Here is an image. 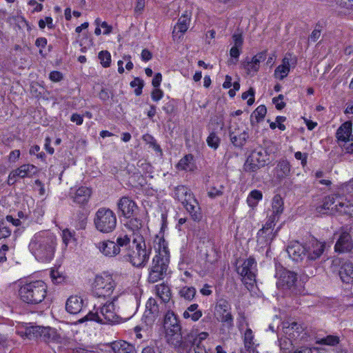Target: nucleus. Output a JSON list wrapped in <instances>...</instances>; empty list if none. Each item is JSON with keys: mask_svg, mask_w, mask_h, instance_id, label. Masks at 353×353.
Returning <instances> with one entry per match:
<instances>
[{"mask_svg": "<svg viewBox=\"0 0 353 353\" xmlns=\"http://www.w3.org/2000/svg\"><path fill=\"white\" fill-rule=\"evenodd\" d=\"M57 245L56 235L49 230H41L30 239L28 250L38 261L46 263L54 258Z\"/></svg>", "mask_w": 353, "mask_h": 353, "instance_id": "f257e3e1", "label": "nucleus"}, {"mask_svg": "<svg viewBox=\"0 0 353 353\" xmlns=\"http://www.w3.org/2000/svg\"><path fill=\"white\" fill-rule=\"evenodd\" d=\"M325 243L316 239L302 244L299 241L291 242L287 252L289 256L296 262H303L307 265L319 259L325 251Z\"/></svg>", "mask_w": 353, "mask_h": 353, "instance_id": "f03ea898", "label": "nucleus"}, {"mask_svg": "<svg viewBox=\"0 0 353 353\" xmlns=\"http://www.w3.org/2000/svg\"><path fill=\"white\" fill-rule=\"evenodd\" d=\"M153 247L155 256L153 257L152 265L149 268L148 281L156 283L162 280L166 273L170 254L167 243L162 236H156L153 240Z\"/></svg>", "mask_w": 353, "mask_h": 353, "instance_id": "7ed1b4c3", "label": "nucleus"}, {"mask_svg": "<svg viewBox=\"0 0 353 353\" xmlns=\"http://www.w3.org/2000/svg\"><path fill=\"white\" fill-rule=\"evenodd\" d=\"M151 247H147L143 238L141 236L134 239L123 250V258L137 268L144 267L150 258Z\"/></svg>", "mask_w": 353, "mask_h": 353, "instance_id": "20e7f679", "label": "nucleus"}, {"mask_svg": "<svg viewBox=\"0 0 353 353\" xmlns=\"http://www.w3.org/2000/svg\"><path fill=\"white\" fill-rule=\"evenodd\" d=\"M48 287L41 280L26 283L19 290V296L21 301L28 304L41 303L47 295Z\"/></svg>", "mask_w": 353, "mask_h": 353, "instance_id": "39448f33", "label": "nucleus"}, {"mask_svg": "<svg viewBox=\"0 0 353 353\" xmlns=\"http://www.w3.org/2000/svg\"><path fill=\"white\" fill-rule=\"evenodd\" d=\"M320 214H333L336 212L353 214V203L346 201L343 197L338 194H332L325 197L323 203L316 208Z\"/></svg>", "mask_w": 353, "mask_h": 353, "instance_id": "423d86ee", "label": "nucleus"}, {"mask_svg": "<svg viewBox=\"0 0 353 353\" xmlns=\"http://www.w3.org/2000/svg\"><path fill=\"white\" fill-rule=\"evenodd\" d=\"M114 299L112 302H107L97 309L94 308V312H90L83 318L79 320L80 323L86 321H94L101 324H112L119 321V316L115 311Z\"/></svg>", "mask_w": 353, "mask_h": 353, "instance_id": "0eeeda50", "label": "nucleus"}, {"mask_svg": "<svg viewBox=\"0 0 353 353\" xmlns=\"http://www.w3.org/2000/svg\"><path fill=\"white\" fill-rule=\"evenodd\" d=\"M130 243L128 235H121L117 238L116 241L105 240L96 244L100 252L107 257H114L117 255L123 256V250Z\"/></svg>", "mask_w": 353, "mask_h": 353, "instance_id": "6e6552de", "label": "nucleus"}, {"mask_svg": "<svg viewBox=\"0 0 353 353\" xmlns=\"http://www.w3.org/2000/svg\"><path fill=\"white\" fill-rule=\"evenodd\" d=\"M117 219L115 213L106 208H99L95 213L94 224L95 228L101 233H110L117 227Z\"/></svg>", "mask_w": 353, "mask_h": 353, "instance_id": "1a4fd4ad", "label": "nucleus"}, {"mask_svg": "<svg viewBox=\"0 0 353 353\" xmlns=\"http://www.w3.org/2000/svg\"><path fill=\"white\" fill-rule=\"evenodd\" d=\"M116 283L111 274L103 273L97 275L92 283V293L99 298L108 297L114 292Z\"/></svg>", "mask_w": 353, "mask_h": 353, "instance_id": "9d476101", "label": "nucleus"}, {"mask_svg": "<svg viewBox=\"0 0 353 353\" xmlns=\"http://www.w3.org/2000/svg\"><path fill=\"white\" fill-rule=\"evenodd\" d=\"M268 160V154L263 148L254 150L248 156L244 164V169L247 172H254L264 167Z\"/></svg>", "mask_w": 353, "mask_h": 353, "instance_id": "9b49d317", "label": "nucleus"}, {"mask_svg": "<svg viewBox=\"0 0 353 353\" xmlns=\"http://www.w3.org/2000/svg\"><path fill=\"white\" fill-rule=\"evenodd\" d=\"M194 335L191 330L186 334L182 336L181 332L179 334H174L173 336H168V342L174 347L179 353H190L193 347L192 341Z\"/></svg>", "mask_w": 353, "mask_h": 353, "instance_id": "f8f14e48", "label": "nucleus"}, {"mask_svg": "<svg viewBox=\"0 0 353 353\" xmlns=\"http://www.w3.org/2000/svg\"><path fill=\"white\" fill-rule=\"evenodd\" d=\"M231 310V305L227 300L223 299L218 300L215 306L217 319L228 330L231 329L234 325V319Z\"/></svg>", "mask_w": 353, "mask_h": 353, "instance_id": "ddd939ff", "label": "nucleus"}, {"mask_svg": "<svg viewBox=\"0 0 353 353\" xmlns=\"http://www.w3.org/2000/svg\"><path fill=\"white\" fill-rule=\"evenodd\" d=\"M256 263L254 259L250 257L245 260L241 265L238 266L236 271L242 276L245 285H252L255 282Z\"/></svg>", "mask_w": 353, "mask_h": 353, "instance_id": "4468645a", "label": "nucleus"}, {"mask_svg": "<svg viewBox=\"0 0 353 353\" xmlns=\"http://www.w3.org/2000/svg\"><path fill=\"white\" fill-rule=\"evenodd\" d=\"M52 330L50 327H45L37 325H31L20 327L17 330V334L21 337L28 339H34L39 337L43 338L44 340L50 337V332Z\"/></svg>", "mask_w": 353, "mask_h": 353, "instance_id": "2eb2a0df", "label": "nucleus"}, {"mask_svg": "<svg viewBox=\"0 0 353 353\" xmlns=\"http://www.w3.org/2000/svg\"><path fill=\"white\" fill-rule=\"evenodd\" d=\"M231 143L238 148L243 147L249 138L248 128L237 124L232 125L229 128Z\"/></svg>", "mask_w": 353, "mask_h": 353, "instance_id": "dca6fc26", "label": "nucleus"}, {"mask_svg": "<svg viewBox=\"0 0 353 353\" xmlns=\"http://www.w3.org/2000/svg\"><path fill=\"white\" fill-rule=\"evenodd\" d=\"M119 212L126 219H133L138 212L139 208L135 201L129 196H122L117 203Z\"/></svg>", "mask_w": 353, "mask_h": 353, "instance_id": "f3484780", "label": "nucleus"}, {"mask_svg": "<svg viewBox=\"0 0 353 353\" xmlns=\"http://www.w3.org/2000/svg\"><path fill=\"white\" fill-rule=\"evenodd\" d=\"M39 170L38 168L32 164H23L18 168L12 170L8 176L9 183H14L16 181V178L19 177L23 179L25 177H32L37 174Z\"/></svg>", "mask_w": 353, "mask_h": 353, "instance_id": "a211bd4d", "label": "nucleus"}, {"mask_svg": "<svg viewBox=\"0 0 353 353\" xmlns=\"http://www.w3.org/2000/svg\"><path fill=\"white\" fill-rule=\"evenodd\" d=\"M164 328L166 332V338L168 341V336H173L174 334H179L181 332V327L176 316L173 312H168L164 318Z\"/></svg>", "mask_w": 353, "mask_h": 353, "instance_id": "6ab92c4d", "label": "nucleus"}, {"mask_svg": "<svg viewBox=\"0 0 353 353\" xmlns=\"http://www.w3.org/2000/svg\"><path fill=\"white\" fill-rule=\"evenodd\" d=\"M278 275L276 285L279 288L290 289L297 280L296 274L286 269L280 270Z\"/></svg>", "mask_w": 353, "mask_h": 353, "instance_id": "aec40b11", "label": "nucleus"}, {"mask_svg": "<svg viewBox=\"0 0 353 353\" xmlns=\"http://www.w3.org/2000/svg\"><path fill=\"white\" fill-rule=\"evenodd\" d=\"M305 328L301 323L293 322H283V332L286 336L290 337V339L296 340L303 332Z\"/></svg>", "mask_w": 353, "mask_h": 353, "instance_id": "412c9836", "label": "nucleus"}, {"mask_svg": "<svg viewBox=\"0 0 353 353\" xmlns=\"http://www.w3.org/2000/svg\"><path fill=\"white\" fill-rule=\"evenodd\" d=\"M353 248V243L348 232H343L335 245V251L345 252L350 251Z\"/></svg>", "mask_w": 353, "mask_h": 353, "instance_id": "4be33fe9", "label": "nucleus"}, {"mask_svg": "<svg viewBox=\"0 0 353 353\" xmlns=\"http://www.w3.org/2000/svg\"><path fill=\"white\" fill-rule=\"evenodd\" d=\"M190 22V15L184 14L179 19L177 23L174 27L172 36L174 38H181L188 30Z\"/></svg>", "mask_w": 353, "mask_h": 353, "instance_id": "5701e85b", "label": "nucleus"}, {"mask_svg": "<svg viewBox=\"0 0 353 353\" xmlns=\"http://www.w3.org/2000/svg\"><path fill=\"white\" fill-rule=\"evenodd\" d=\"M121 299L124 302L121 305L122 312L129 317L132 316L137 308V298L132 295H123Z\"/></svg>", "mask_w": 353, "mask_h": 353, "instance_id": "b1692460", "label": "nucleus"}, {"mask_svg": "<svg viewBox=\"0 0 353 353\" xmlns=\"http://www.w3.org/2000/svg\"><path fill=\"white\" fill-rule=\"evenodd\" d=\"M83 301L81 296L77 295L70 296L65 303V309L70 314H78L82 310Z\"/></svg>", "mask_w": 353, "mask_h": 353, "instance_id": "393cba45", "label": "nucleus"}, {"mask_svg": "<svg viewBox=\"0 0 353 353\" xmlns=\"http://www.w3.org/2000/svg\"><path fill=\"white\" fill-rule=\"evenodd\" d=\"M352 131V123L351 121H348L343 123L336 131V138L339 143L346 140L353 141Z\"/></svg>", "mask_w": 353, "mask_h": 353, "instance_id": "a878e982", "label": "nucleus"}, {"mask_svg": "<svg viewBox=\"0 0 353 353\" xmlns=\"http://www.w3.org/2000/svg\"><path fill=\"white\" fill-rule=\"evenodd\" d=\"M290 54H286L282 60V63L279 65L274 70V76L280 80L286 77L290 72Z\"/></svg>", "mask_w": 353, "mask_h": 353, "instance_id": "bb28decb", "label": "nucleus"}, {"mask_svg": "<svg viewBox=\"0 0 353 353\" xmlns=\"http://www.w3.org/2000/svg\"><path fill=\"white\" fill-rule=\"evenodd\" d=\"M278 230L273 232L272 230L261 229L257 233V242L261 246L269 245L275 238Z\"/></svg>", "mask_w": 353, "mask_h": 353, "instance_id": "cd10ccee", "label": "nucleus"}, {"mask_svg": "<svg viewBox=\"0 0 353 353\" xmlns=\"http://www.w3.org/2000/svg\"><path fill=\"white\" fill-rule=\"evenodd\" d=\"M183 206L190 213L194 221H199L201 219L202 215L201 212V208L199 207V203L194 198L183 204Z\"/></svg>", "mask_w": 353, "mask_h": 353, "instance_id": "c85d7f7f", "label": "nucleus"}, {"mask_svg": "<svg viewBox=\"0 0 353 353\" xmlns=\"http://www.w3.org/2000/svg\"><path fill=\"white\" fill-rule=\"evenodd\" d=\"M339 276L343 283H350L353 281V263L346 261L341 265Z\"/></svg>", "mask_w": 353, "mask_h": 353, "instance_id": "c756f323", "label": "nucleus"}, {"mask_svg": "<svg viewBox=\"0 0 353 353\" xmlns=\"http://www.w3.org/2000/svg\"><path fill=\"white\" fill-rule=\"evenodd\" d=\"M91 193L92 192L90 188L81 186L76 190L72 199L75 203L83 204L88 202Z\"/></svg>", "mask_w": 353, "mask_h": 353, "instance_id": "7c9ffc66", "label": "nucleus"}, {"mask_svg": "<svg viewBox=\"0 0 353 353\" xmlns=\"http://www.w3.org/2000/svg\"><path fill=\"white\" fill-rule=\"evenodd\" d=\"M174 197L182 204H185L190 200L194 199L191 191L185 186H177L174 190Z\"/></svg>", "mask_w": 353, "mask_h": 353, "instance_id": "2f4dec72", "label": "nucleus"}, {"mask_svg": "<svg viewBox=\"0 0 353 353\" xmlns=\"http://www.w3.org/2000/svg\"><path fill=\"white\" fill-rule=\"evenodd\" d=\"M155 294L163 302L168 303L171 299V290L165 283L156 285L154 289Z\"/></svg>", "mask_w": 353, "mask_h": 353, "instance_id": "473e14b6", "label": "nucleus"}, {"mask_svg": "<svg viewBox=\"0 0 353 353\" xmlns=\"http://www.w3.org/2000/svg\"><path fill=\"white\" fill-rule=\"evenodd\" d=\"M290 172V165L287 160L280 161L274 169V175L279 179L288 176Z\"/></svg>", "mask_w": 353, "mask_h": 353, "instance_id": "72a5a7b5", "label": "nucleus"}, {"mask_svg": "<svg viewBox=\"0 0 353 353\" xmlns=\"http://www.w3.org/2000/svg\"><path fill=\"white\" fill-rule=\"evenodd\" d=\"M203 315L202 311L199 309V305L193 303L184 311V319H190L192 321H197Z\"/></svg>", "mask_w": 353, "mask_h": 353, "instance_id": "f704fd0d", "label": "nucleus"}, {"mask_svg": "<svg viewBox=\"0 0 353 353\" xmlns=\"http://www.w3.org/2000/svg\"><path fill=\"white\" fill-rule=\"evenodd\" d=\"M112 348L114 353H137L134 346L124 341L113 343Z\"/></svg>", "mask_w": 353, "mask_h": 353, "instance_id": "c9c22d12", "label": "nucleus"}, {"mask_svg": "<svg viewBox=\"0 0 353 353\" xmlns=\"http://www.w3.org/2000/svg\"><path fill=\"white\" fill-rule=\"evenodd\" d=\"M283 200L279 194L275 195L272 201V214L276 217H280V215L283 211Z\"/></svg>", "mask_w": 353, "mask_h": 353, "instance_id": "e433bc0d", "label": "nucleus"}, {"mask_svg": "<svg viewBox=\"0 0 353 353\" xmlns=\"http://www.w3.org/2000/svg\"><path fill=\"white\" fill-rule=\"evenodd\" d=\"M146 310L145 316L148 318L150 321H153L156 314L158 312V306L156 300L153 298H150L145 305Z\"/></svg>", "mask_w": 353, "mask_h": 353, "instance_id": "4c0bfd02", "label": "nucleus"}, {"mask_svg": "<svg viewBox=\"0 0 353 353\" xmlns=\"http://www.w3.org/2000/svg\"><path fill=\"white\" fill-rule=\"evenodd\" d=\"M193 159V155L187 154L179 161L176 168L178 170L191 171L194 168Z\"/></svg>", "mask_w": 353, "mask_h": 353, "instance_id": "58836bf2", "label": "nucleus"}, {"mask_svg": "<svg viewBox=\"0 0 353 353\" xmlns=\"http://www.w3.org/2000/svg\"><path fill=\"white\" fill-rule=\"evenodd\" d=\"M263 199V194L260 190H254L251 191L247 197V203L252 208H255L259 202Z\"/></svg>", "mask_w": 353, "mask_h": 353, "instance_id": "ea45409f", "label": "nucleus"}, {"mask_svg": "<svg viewBox=\"0 0 353 353\" xmlns=\"http://www.w3.org/2000/svg\"><path fill=\"white\" fill-rule=\"evenodd\" d=\"M254 335L252 330L248 327L243 334L244 346L246 350H251L254 349L255 343L254 341Z\"/></svg>", "mask_w": 353, "mask_h": 353, "instance_id": "a19ab883", "label": "nucleus"}, {"mask_svg": "<svg viewBox=\"0 0 353 353\" xmlns=\"http://www.w3.org/2000/svg\"><path fill=\"white\" fill-rule=\"evenodd\" d=\"M61 237L65 247H68L72 243L74 244L76 242L75 232L69 229H65L62 231Z\"/></svg>", "mask_w": 353, "mask_h": 353, "instance_id": "79ce46f5", "label": "nucleus"}, {"mask_svg": "<svg viewBox=\"0 0 353 353\" xmlns=\"http://www.w3.org/2000/svg\"><path fill=\"white\" fill-rule=\"evenodd\" d=\"M191 332L192 334L194 335V336H195L193 337V347L194 346V348H197L198 346H203L202 345V342L208 337L209 334L206 332H198L197 330H191Z\"/></svg>", "mask_w": 353, "mask_h": 353, "instance_id": "37998d69", "label": "nucleus"}, {"mask_svg": "<svg viewBox=\"0 0 353 353\" xmlns=\"http://www.w3.org/2000/svg\"><path fill=\"white\" fill-rule=\"evenodd\" d=\"M181 297L187 301H192L196 294V289L194 287L184 286L179 290Z\"/></svg>", "mask_w": 353, "mask_h": 353, "instance_id": "c03bdc74", "label": "nucleus"}, {"mask_svg": "<svg viewBox=\"0 0 353 353\" xmlns=\"http://www.w3.org/2000/svg\"><path fill=\"white\" fill-rule=\"evenodd\" d=\"M207 144L214 150H216L220 144V138L214 132H210L206 139Z\"/></svg>", "mask_w": 353, "mask_h": 353, "instance_id": "a18cd8bd", "label": "nucleus"}, {"mask_svg": "<svg viewBox=\"0 0 353 353\" xmlns=\"http://www.w3.org/2000/svg\"><path fill=\"white\" fill-rule=\"evenodd\" d=\"M100 63L103 68H108L111 63V54L107 50H102L98 55Z\"/></svg>", "mask_w": 353, "mask_h": 353, "instance_id": "49530a36", "label": "nucleus"}, {"mask_svg": "<svg viewBox=\"0 0 353 353\" xmlns=\"http://www.w3.org/2000/svg\"><path fill=\"white\" fill-rule=\"evenodd\" d=\"M339 338L336 336L329 335L318 341L319 344L334 346L339 343Z\"/></svg>", "mask_w": 353, "mask_h": 353, "instance_id": "de8ad7c7", "label": "nucleus"}, {"mask_svg": "<svg viewBox=\"0 0 353 353\" xmlns=\"http://www.w3.org/2000/svg\"><path fill=\"white\" fill-rule=\"evenodd\" d=\"M223 186L222 185H219L218 187L212 186L208 188V195L209 197L214 199L216 196H220L223 194Z\"/></svg>", "mask_w": 353, "mask_h": 353, "instance_id": "09e8293b", "label": "nucleus"}, {"mask_svg": "<svg viewBox=\"0 0 353 353\" xmlns=\"http://www.w3.org/2000/svg\"><path fill=\"white\" fill-rule=\"evenodd\" d=\"M267 112L266 107L263 105L258 106L252 114L254 117L257 121L263 120Z\"/></svg>", "mask_w": 353, "mask_h": 353, "instance_id": "8fccbe9b", "label": "nucleus"}, {"mask_svg": "<svg viewBox=\"0 0 353 353\" xmlns=\"http://www.w3.org/2000/svg\"><path fill=\"white\" fill-rule=\"evenodd\" d=\"M130 85L134 89V93L137 96H139L142 93V89L143 87V81L139 77L135 78L130 82Z\"/></svg>", "mask_w": 353, "mask_h": 353, "instance_id": "3c124183", "label": "nucleus"}, {"mask_svg": "<svg viewBox=\"0 0 353 353\" xmlns=\"http://www.w3.org/2000/svg\"><path fill=\"white\" fill-rule=\"evenodd\" d=\"M143 139L144 141H145L147 143L150 144L155 151L157 152H161V148L160 146L157 143L156 140L154 138L150 135V134H145L143 136Z\"/></svg>", "mask_w": 353, "mask_h": 353, "instance_id": "603ef678", "label": "nucleus"}, {"mask_svg": "<svg viewBox=\"0 0 353 353\" xmlns=\"http://www.w3.org/2000/svg\"><path fill=\"white\" fill-rule=\"evenodd\" d=\"M11 234V230L6 221L0 222V239L8 237Z\"/></svg>", "mask_w": 353, "mask_h": 353, "instance_id": "864d4df0", "label": "nucleus"}, {"mask_svg": "<svg viewBox=\"0 0 353 353\" xmlns=\"http://www.w3.org/2000/svg\"><path fill=\"white\" fill-rule=\"evenodd\" d=\"M244 68L245 70L247 71V73L248 74H254L256 73L259 69V66L257 64H254L253 61H248L246 63L244 64Z\"/></svg>", "mask_w": 353, "mask_h": 353, "instance_id": "5fc2aeb1", "label": "nucleus"}, {"mask_svg": "<svg viewBox=\"0 0 353 353\" xmlns=\"http://www.w3.org/2000/svg\"><path fill=\"white\" fill-rule=\"evenodd\" d=\"M279 219V217L274 216L273 215H270L268 218V220L265 223V224L263 225L262 229L264 230H272L274 229V227L275 225V223L278 221Z\"/></svg>", "mask_w": 353, "mask_h": 353, "instance_id": "6e6d98bb", "label": "nucleus"}, {"mask_svg": "<svg viewBox=\"0 0 353 353\" xmlns=\"http://www.w3.org/2000/svg\"><path fill=\"white\" fill-rule=\"evenodd\" d=\"M249 97H250V98L248 100L247 103L248 105H251L254 102V90L252 88H250L247 92L242 94L243 99H246Z\"/></svg>", "mask_w": 353, "mask_h": 353, "instance_id": "4d7b16f0", "label": "nucleus"}, {"mask_svg": "<svg viewBox=\"0 0 353 353\" xmlns=\"http://www.w3.org/2000/svg\"><path fill=\"white\" fill-rule=\"evenodd\" d=\"M294 339H290V337L288 336H286L284 338V339H280V346H281V348L284 350H290V347L292 346L293 343H292V341Z\"/></svg>", "mask_w": 353, "mask_h": 353, "instance_id": "13d9d810", "label": "nucleus"}, {"mask_svg": "<svg viewBox=\"0 0 353 353\" xmlns=\"http://www.w3.org/2000/svg\"><path fill=\"white\" fill-rule=\"evenodd\" d=\"M266 59V51H263L254 57H252V61H253L254 64H257L259 66L261 62L264 61Z\"/></svg>", "mask_w": 353, "mask_h": 353, "instance_id": "bf43d9fd", "label": "nucleus"}, {"mask_svg": "<svg viewBox=\"0 0 353 353\" xmlns=\"http://www.w3.org/2000/svg\"><path fill=\"white\" fill-rule=\"evenodd\" d=\"M321 26L319 25H316L314 30L312 32V34L310 36V39L312 41L315 42L316 41H317L319 39V37L321 36Z\"/></svg>", "mask_w": 353, "mask_h": 353, "instance_id": "052dcab7", "label": "nucleus"}, {"mask_svg": "<svg viewBox=\"0 0 353 353\" xmlns=\"http://www.w3.org/2000/svg\"><path fill=\"white\" fill-rule=\"evenodd\" d=\"M336 3L342 8L353 9V0H335Z\"/></svg>", "mask_w": 353, "mask_h": 353, "instance_id": "680f3d73", "label": "nucleus"}, {"mask_svg": "<svg viewBox=\"0 0 353 353\" xmlns=\"http://www.w3.org/2000/svg\"><path fill=\"white\" fill-rule=\"evenodd\" d=\"M232 39L234 41L233 46L241 48L243 43L242 35L241 34H234L232 36Z\"/></svg>", "mask_w": 353, "mask_h": 353, "instance_id": "e2e57ef3", "label": "nucleus"}, {"mask_svg": "<svg viewBox=\"0 0 353 353\" xmlns=\"http://www.w3.org/2000/svg\"><path fill=\"white\" fill-rule=\"evenodd\" d=\"M241 48H237V47H235V46H232L230 50V57L236 60L234 63H236V62L239 59V57L240 54H241Z\"/></svg>", "mask_w": 353, "mask_h": 353, "instance_id": "0e129e2a", "label": "nucleus"}, {"mask_svg": "<svg viewBox=\"0 0 353 353\" xmlns=\"http://www.w3.org/2000/svg\"><path fill=\"white\" fill-rule=\"evenodd\" d=\"M49 78L54 82H58L63 79V75L61 72L59 71H52L50 73Z\"/></svg>", "mask_w": 353, "mask_h": 353, "instance_id": "69168bd1", "label": "nucleus"}, {"mask_svg": "<svg viewBox=\"0 0 353 353\" xmlns=\"http://www.w3.org/2000/svg\"><path fill=\"white\" fill-rule=\"evenodd\" d=\"M163 93L162 90L159 89L158 88H155V89L152 92V99L154 101H159L163 97Z\"/></svg>", "mask_w": 353, "mask_h": 353, "instance_id": "338daca9", "label": "nucleus"}, {"mask_svg": "<svg viewBox=\"0 0 353 353\" xmlns=\"http://www.w3.org/2000/svg\"><path fill=\"white\" fill-rule=\"evenodd\" d=\"M7 224H11L13 226H19L21 224V221L19 219L14 218L11 215H8L6 218Z\"/></svg>", "mask_w": 353, "mask_h": 353, "instance_id": "774afa93", "label": "nucleus"}]
</instances>
